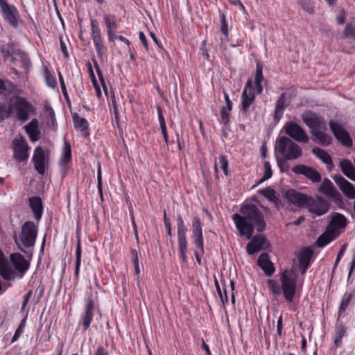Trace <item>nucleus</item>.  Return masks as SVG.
Here are the masks:
<instances>
[{"label": "nucleus", "instance_id": "nucleus-1", "mask_svg": "<svg viewBox=\"0 0 355 355\" xmlns=\"http://www.w3.org/2000/svg\"><path fill=\"white\" fill-rule=\"evenodd\" d=\"M241 216L234 214L232 218L234 220L236 227L241 235L251 239L255 228L258 232H263L266 229V222L263 214L254 204H244L240 209Z\"/></svg>", "mask_w": 355, "mask_h": 355}, {"label": "nucleus", "instance_id": "nucleus-2", "mask_svg": "<svg viewBox=\"0 0 355 355\" xmlns=\"http://www.w3.org/2000/svg\"><path fill=\"white\" fill-rule=\"evenodd\" d=\"M279 285L275 279H268L267 284L271 293L275 295L282 294L288 303H292L297 291V278L292 271L283 270L280 273Z\"/></svg>", "mask_w": 355, "mask_h": 355}, {"label": "nucleus", "instance_id": "nucleus-3", "mask_svg": "<svg viewBox=\"0 0 355 355\" xmlns=\"http://www.w3.org/2000/svg\"><path fill=\"white\" fill-rule=\"evenodd\" d=\"M275 150L282 156V159L277 161L282 171H284V164L286 161L296 160L302 155V147L286 136L277 140Z\"/></svg>", "mask_w": 355, "mask_h": 355}, {"label": "nucleus", "instance_id": "nucleus-4", "mask_svg": "<svg viewBox=\"0 0 355 355\" xmlns=\"http://www.w3.org/2000/svg\"><path fill=\"white\" fill-rule=\"evenodd\" d=\"M10 105L15 118L21 123H25L29 120L31 116L36 115L34 105L19 94H15L10 97Z\"/></svg>", "mask_w": 355, "mask_h": 355}, {"label": "nucleus", "instance_id": "nucleus-5", "mask_svg": "<svg viewBox=\"0 0 355 355\" xmlns=\"http://www.w3.org/2000/svg\"><path fill=\"white\" fill-rule=\"evenodd\" d=\"M95 313H100L97 293L90 292L85 300L84 310L81 313L78 329L86 331L90 327Z\"/></svg>", "mask_w": 355, "mask_h": 355}, {"label": "nucleus", "instance_id": "nucleus-6", "mask_svg": "<svg viewBox=\"0 0 355 355\" xmlns=\"http://www.w3.org/2000/svg\"><path fill=\"white\" fill-rule=\"evenodd\" d=\"M37 226L34 223V222H25L23 224L19 233L20 242H19L17 236L14 237L15 241L19 249L23 251L22 247L26 248H33L35 245L37 239Z\"/></svg>", "mask_w": 355, "mask_h": 355}, {"label": "nucleus", "instance_id": "nucleus-7", "mask_svg": "<svg viewBox=\"0 0 355 355\" xmlns=\"http://www.w3.org/2000/svg\"><path fill=\"white\" fill-rule=\"evenodd\" d=\"M255 97V92L252 81L248 80L242 91L241 103L239 107L240 115L243 120H247L250 118L251 114L250 106L254 103Z\"/></svg>", "mask_w": 355, "mask_h": 355}, {"label": "nucleus", "instance_id": "nucleus-8", "mask_svg": "<svg viewBox=\"0 0 355 355\" xmlns=\"http://www.w3.org/2000/svg\"><path fill=\"white\" fill-rule=\"evenodd\" d=\"M177 229L180 258L184 263H186L187 261V251L188 245L186 238L187 228L180 215H178L177 218Z\"/></svg>", "mask_w": 355, "mask_h": 355}, {"label": "nucleus", "instance_id": "nucleus-9", "mask_svg": "<svg viewBox=\"0 0 355 355\" xmlns=\"http://www.w3.org/2000/svg\"><path fill=\"white\" fill-rule=\"evenodd\" d=\"M0 10L3 18L12 27L19 24V13L14 5L9 4L7 0H0Z\"/></svg>", "mask_w": 355, "mask_h": 355}, {"label": "nucleus", "instance_id": "nucleus-10", "mask_svg": "<svg viewBox=\"0 0 355 355\" xmlns=\"http://www.w3.org/2000/svg\"><path fill=\"white\" fill-rule=\"evenodd\" d=\"M286 134L299 143H307L309 137L305 130L297 123L288 121L284 125Z\"/></svg>", "mask_w": 355, "mask_h": 355}, {"label": "nucleus", "instance_id": "nucleus-11", "mask_svg": "<svg viewBox=\"0 0 355 355\" xmlns=\"http://www.w3.org/2000/svg\"><path fill=\"white\" fill-rule=\"evenodd\" d=\"M302 119L311 130L318 128L323 129L324 130H327V123L324 119L312 111L304 112L302 114Z\"/></svg>", "mask_w": 355, "mask_h": 355}, {"label": "nucleus", "instance_id": "nucleus-12", "mask_svg": "<svg viewBox=\"0 0 355 355\" xmlns=\"http://www.w3.org/2000/svg\"><path fill=\"white\" fill-rule=\"evenodd\" d=\"M90 25L92 37L97 55L99 58H101L103 54L104 44L98 22L96 19H92L90 20Z\"/></svg>", "mask_w": 355, "mask_h": 355}, {"label": "nucleus", "instance_id": "nucleus-13", "mask_svg": "<svg viewBox=\"0 0 355 355\" xmlns=\"http://www.w3.org/2000/svg\"><path fill=\"white\" fill-rule=\"evenodd\" d=\"M292 172L295 175H302L311 180L313 182L318 183L321 181L320 173L314 168L304 164L295 165L292 168Z\"/></svg>", "mask_w": 355, "mask_h": 355}, {"label": "nucleus", "instance_id": "nucleus-14", "mask_svg": "<svg viewBox=\"0 0 355 355\" xmlns=\"http://www.w3.org/2000/svg\"><path fill=\"white\" fill-rule=\"evenodd\" d=\"M330 128L335 137L345 146H351L352 144V139L349 134L345 130L343 127L338 122L330 120Z\"/></svg>", "mask_w": 355, "mask_h": 355}, {"label": "nucleus", "instance_id": "nucleus-15", "mask_svg": "<svg viewBox=\"0 0 355 355\" xmlns=\"http://www.w3.org/2000/svg\"><path fill=\"white\" fill-rule=\"evenodd\" d=\"M28 145L25 140L13 141L14 157L19 162L26 161L28 158Z\"/></svg>", "mask_w": 355, "mask_h": 355}, {"label": "nucleus", "instance_id": "nucleus-16", "mask_svg": "<svg viewBox=\"0 0 355 355\" xmlns=\"http://www.w3.org/2000/svg\"><path fill=\"white\" fill-rule=\"evenodd\" d=\"M334 180L343 194L349 199L355 198V187L340 175H335Z\"/></svg>", "mask_w": 355, "mask_h": 355}, {"label": "nucleus", "instance_id": "nucleus-17", "mask_svg": "<svg viewBox=\"0 0 355 355\" xmlns=\"http://www.w3.org/2000/svg\"><path fill=\"white\" fill-rule=\"evenodd\" d=\"M346 225V217L340 213L335 212L331 215V220L327 229L338 236L340 230L345 228Z\"/></svg>", "mask_w": 355, "mask_h": 355}, {"label": "nucleus", "instance_id": "nucleus-18", "mask_svg": "<svg viewBox=\"0 0 355 355\" xmlns=\"http://www.w3.org/2000/svg\"><path fill=\"white\" fill-rule=\"evenodd\" d=\"M32 161L37 173L44 175L45 173L46 155L41 146H37L35 148Z\"/></svg>", "mask_w": 355, "mask_h": 355}, {"label": "nucleus", "instance_id": "nucleus-19", "mask_svg": "<svg viewBox=\"0 0 355 355\" xmlns=\"http://www.w3.org/2000/svg\"><path fill=\"white\" fill-rule=\"evenodd\" d=\"M285 198L291 203L302 207L309 202V198L294 189H289L285 193Z\"/></svg>", "mask_w": 355, "mask_h": 355}, {"label": "nucleus", "instance_id": "nucleus-20", "mask_svg": "<svg viewBox=\"0 0 355 355\" xmlns=\"http://www.w3.org/2000/svg\"><path fill=\"white\" fill-rule=\"evenodd\" d=\"M10 258L15 269L22 275L28 270L30 263L21 254H12Z\"/></svg>", "mask_w": 355, "mask_h": 355}, {"label": "nucleus", "instance_id": "nucleus-21", "mask_svg": "<svg viewBox=\"0 0 355 355\" xmlns=\"http://www.w3.org/2000/svg\"><path fill=\"white\" fill-rule=\"evenodd\" d=\"M266 242V238L261 234L254 236L246 246V251L248 254L252 255L258 252L263 248V245Z\"/></svg>", "mask_w": 355, "mask_h": 355}, {"label": "nucleus", "instance_id": "nucleus-22", "mask_svg": "<svg viewBox=\"0 0 355 355\" xmlns=\"http://www.w3.org/2000/svg\"><path fill=\"white\" fill-rule=\"evenodd\" d=\"M257 264L268 277L272 276L275 271L273 263L270 260L267 253L264 252L259 255L257 259Z\"/></svg>", "mask_w": 355, "mask_h": 355}, {"label": "nucleus", "instance_id": "nucleus-23", "mask_svg": "<svg viewBox=\"0 0 355 355\" xmlns=\"http://www.w3.org/2000/svg\"><path fill=\"white\" fill-rule=\"evenodd\" d=\"M326 130L318 128L310 131L313 136V141L322 146H328L331 144L332 138L325 132Z\"/></svg>", "mask_w": 355, "mask_h": 355}, {"label": "nucleus", "instance_id": "nucleus-24", "mask_svg": "<svg viewBox=\"0 0 355 355\" xmlns=\"http://www.w3.org/2000/svg\"><path fill=\"white\" fill-rule=\"evenodd\" d=\"M24 130L32 142H35L39 139L40 130L39 129V121L37 119H33L24 126Z\"/></svg>", "mask_w": 355, "mask_h": 355}, {"label": "nucleus", "instance_id": "nucleus-25", "mask_svg": "<svg viewBox=\"0 0 355 355\" xmlns=\"http://www.w3.org/2000/svg\"><path fill=\"white\" fill-rule=\"evenodd\" d=\"M312 153L327 165L329 170L334 167V163L331 155L324 150L318 147L312 148Z\"/></svg>", "mask_w": 355, "mask_h": 355}, {"label": "nucleus", "instance_id": "nucleus-26", "mask_svg": "<svg viewBox=\"0 0 355 355\" xmlns=\"http://www.w3.org/2000/svg\"><path fill=\"white\" fill-rule=\"evenodd\" d=\"M329 208V204L321 199L309 205V211L318 216L326 214L328 211Z\"/></svg>", "mask_w": 355, "mask_h": 355}, {"label": "nucleus", "instance_id": "nucleus-27", "mask_svg": "<svg viewBox=\"0 0 355 355\" xmlns=\"http://www.w3.org/2000/svg\"><path fill=\"white\" fill-rule=\"evenodd\" d=\"M313 253V250L309 248H306L300 252L298 259L300 268H303L302 273H305L309 267Z\"/></svg>", "mask_w": 355, "mask_h": 355}, {"label": "nucleus", "instance_id": "nucleus-28", "mask_svg": "<svg viewBox=\"0 0 355 355\" xmlns=\"http://www.w3.org/2000/svg\"><path fill=\"white\" fill-rule=\"evenodd\" d=\"M30 207L34 214L35 218L39 221L43 213V205L42 199L40 197H31L28 200Z\"/></svg>", "mask_w": 355, "mask_h": 355}, {"label": "nucleus", "instance_id": "nucleus-29", "mask_svg": "<svg viewBox=\"0 0 355 355\" xmlns=\"http://www.w3.org/2000/svg\"><path fill=\"white\" fill-rule=\"evenodd\" d=\"M337 236V235L327 228L326 232L317 239L315 241V245L318 248H324L333 240H334Z\"/></svg>", "mask_w": 355, "mask_h": 355}, {"label": "nucleus", "instance_id": "nucleus-30", "mask_svg": "<svg viewBox=\"0 0 355 355\" xmlns=\"http://www.w3.org/2000/svg\"><path fill=\"white\" fill-rule=\"evenodd\" d=\"M286 95L285 93H282L275 106V110L274 112V119L276 121H279L282 117L285 107H286Z\"/></svg>", "mask_w": 355, "mask_h": 355}, {"label": "nucleus", "instance_id": "nucleus-31", "mask_svg": "<svg viewBox=\"0 0 355 355\" xmlns=\"http://www.w3.org/2000/svg\"><path fill=\"white\" fill-rule=\"evenodd\" d=\"M319 191L325 196L334 197L336 193V190L328 178H324L319 187Z\"/></svg>", "mask_w": 355, "mask_h": 355}, {"label": "nucleus", "instance_id": "nucleus-32", "mask_svg": "<svg viewBox=\"0 0 355 355\" xmlns=\"http://www.w3.org/2000/svg\"><path fill=\"white\" fill-rule=\"evenodd\" d=\"M343 173L349 179L355 182V168L348 159H343L340 162Z\"/></svg>", "mask_w": 355, "mask_h": 355}, {"label": "nucleus", "instance_id": "nucleus-33", "mask_svg": "<svg viewBox=\"0 0 355 355\" xmlns=\"http://www.w3.org/2000/svg\"><path fill=\"white\" fill-rule=\"evenodd\" d=\"M353 298H354L355 300V290H353L352 293L346 292L344 293L342 296L339 306V316L347 310Z\"/></svg>", "mask_w": 355, "mask_h": 355}, {"label": "nucleus", "instance_id": "nucleus-34", "mask_svg": "<svg viewBox=\"0 0 355 355\" xmlns=\"http://www.w3.org/2000/svg\"><path fill=\"white\" fill-rule=\"evenodd\" d=\"M103 19L106 26V31L117 30L118 26L116 24V17L114 15L104 14L103 15Z\"/></svg>", "mask_w": 355, "mask_h": 355}, {"label": "nucleus", "instance_id": "nucleus-35", "mask_svg": "<svg viewBox=\"0 0 355 355\" xmlns=\"http://www.w3.org/2000/svg\"><path fill=\"white\" fill-rule=\"evenodd\" d=\"M71 160V145L69 142L65 141L64 146H63V149H62V156L60 159V165L64 166L67 164H68Z\"/></svg>", "mask_w": 355, "mask_h": 355}, {"label": "nucleus", "instance_id": "nucleus-36", "mask_svg": "<svg viewBox=\"0 0 355 355\" xmlns=\"http://www.w3.org/2000/svg\"><path fill=\"white\" fill-rule=\"evenodd\" d=\"M157 112H158V119H159L160 129H161V132H162V134L163 136V139H164V142L166 144V146H168V132H167V129H166V125L164 116L162 110L159 107L157 108Z\"/></svg>", "mask_w": 355, "mask_h": 355}, {"label": "nucleus", "instance_id": "nucleus-37", "mask_svg": "<svg viewBox=\"0 0 355 355\" xmlns=\"http://www.w3.org/2000/svg\"><path fill=\"white\" fill-rule=\"evenodd\" d=\"M73 121L74 126L81 131H84L88 128V122L85 118L80 117L78 114H75L73 115Z\"/></svg>", "mask_w": 355, "mask_h": 355}, {"label": "nucleus", "instance_id": "nucleus-38", "mask_svg": "<svg viewBox=\"0 0 355 355\" xmlns=\"http://www.w3.org/2000/svg\"><path fill=\"white\" fill-rule=\"evenodd\" d=\"M12 114H13V111L10 105V98L8 106H6V105H0V119L1 121L8 119L12 116Z\"/></svg>", "mask_w": 355, "mask_h": 355}, {"label": "nucleus", "instance_id": "nucleus-39", "mask_svg": "<svg viewBox=\"0 0 355 355\" xmlns=\"http://www.w3.org/2000/svg\"><path fill=\"white\" fill-rule=\"evenodd\" d=\"M260 193L266 197L268 200L272 202L275 204H277L279 202V199L276 196V192L274 189H270L269 187L266 188L260 191Z\"/></svg>", "mask_w": 355, "mask_h": 355}, {"label": "nucleus", "instance_id": "nucleus-40", "mask_svg": "<svg viewBox=\"0 0 355 355\" xmlns=\"http://www.w3.org/2000/svg\"><path fill=\"white\" fill-rule=\"evenodd\" d=\"M81 254H82V250L80 243H78L76 248V266H75V271H74V276L76 278H78L79 272H80V263H81Z\"/></svg>", "mask_w": 355, "mask_h": 355}, {"label": "nucleus", "instance_id": "nucleus-41", "mask_svg": "<svg viewBox=\"0 0 355 355\" xmlns=\"http://www.w3.org/2000/svg\"><path fill=\"white\" fill-rule=\"evenodd\" d=\"M343 35L346 38H352L355 40V21L347 24Z\"/></svg>", "mask_w": 355, "mask_h": 355}, {"label": "nucleus", "instance_id": "nucleus-42", "mask_svg": "<svg viewBox=\"0 0 355 355\" xmlns=\"http://www.w3.org/2000/svg\"><path fill=\"white\" fill-rule=\"evenodd\" d=\"M297 3L308 13H314V5L311 0H297Z\"/></svg>", "mask_w": 355, "mask_h": 355}, {"label": "nucleus", "instance_id": "nucleus-43", "mask_svg": "<svg viewBox=\"0 0 355 355\" xmlns=\"http://www.w3.org/2000/svg\"><path fill=\"white\" fill-rule=\"evenodd\" d=\"M192 239L193 240V243L198 248L200 254H203L205 253V250L202 234L192 235Z\"/></svg>", "mask_w": 355, "mask_h": 355}, {"label": "nucleus", "instance_id": "nucleus-44", "mask_svg": "<svg viewBox=\"0 0 355 355\" xmlns=\"http://www.w3.org/2000/svg\"><path fill=\"white\" fill-rule=\"evenodd\" d=\"M202 234V224L200 218L196 216L192 221V235Z\"/></svg>", "mask_w": 355, "mask_h": 355}, {"label": "nucleus", "instance_id": "nucleus-45", "mask_svg": "<svg viewBox=\"0 0 355 355\" xmlns=\"http://www.w3.org/2000/svg\"><path fill=\"white\" fill-rule=\"evenodd\" d=\"M264 174L263 178L258 182V184L263 182L265 180L271 178L272 175L271 166L269 162L266 161L263 164Z\"/></svg>", "mask_w": 355, "mask_h": 355}, {"label": "nucleus", "instance_id": "nucleus-46", "mask_svg": "<svg viewBox=\"0 0 355 355\" xmlns=\"http://www.w3.org/2000/svg\"><path fill=\"white\" fill-rule=\"evenodd\" d=\"M19 55L24 69L28 71L31 67V62L28 55L24 52H20Z\"/></svg>", "mask_w": 355, "mask_h": 355}, {"label": "nucleus", "instance_id": "nucleus-47", "mask_svg": "<svg viewBox=\"0 0 355 355\" xmlns=\"http://www.w3.org/2000/svg\"><path fill=\"white\" fill-rule=\"evenodd\" d=\"M346 327L343 323L336 324L334 337L343 339L346 333Z\"/></svg>", "mask_w": 355, "mask_h": 355}, {"label": "nucleus", "instance_id": "nucleus-48", "mask_svg": "<svg viewBox=\"0 0 355 355\" xmlns=\"http://www.w3.org/2000/svg\"><path fill=\"white\" fill-rule=\"evenodd\" d=\"M220 31L224 35L225 38L228 37V25L226 21V17L224 14H220Z\"/></svg>", "mask_w": 355, "mask_h": 355}, {"label": "nucleus", "instance_id": "nucleus-49", "mask_svg": "<svg viewBox=\"0 0 355 355\" xmlns=\"http://www.w3.org/2000/svg\"><path fill=\"white\" fill-rule=\"evenodd\" d=\"M97 189L99 196L102 201H103V181L101 176V166H99L97 171Z\"/></svg>", "mask_w": 355, "mask_h": 355}, {"label": "nucleus", "instance_id": "nucleus-50", "mask_svg": "<svg viewBox=\"0 0 355 355\" xmlns=\"http://www.w3.org/2000/svg\"><path fill=\"white\" fill-rule=\"evenodd\" d=\"M230 111H228V110L226 109V107H223L220 110V118H221V122L223 123V125H227L230 121Z\"/></svg>", "mask_w": 355, "mask_h": 355}, {"label": "nucleus", "instance_id": "nucleus-51", "mask_svg": "<svg viewBox=\"0 0 355 355\" xmlns=\"http://www.w3.org/2000/svg\"><path fill=\"white\" fill-rule=\"evenodd\" d=\"M88 64H89V67L90 75H91V77H92V83H93V85L94 86V88H95L96 91L97 96L98 97H101V89H100L99 86L98 85L97 81H96V78L94 76V71H93L92 68V65H91L90 63H89Z\"/></svg>", "mask_w": 355, "mask_h": 355}, {"label": "nucleus", "instance_id": "nucleus-52", "mask_svg": "<svg viewBox=\"0 0 355 355\" xmlns=\"http://www.w3.org/2000/svg\"><path fill=\"white\" fill-rule=\"evenodd\" d=\"M219 163L224 174L228 175V161L225 155H221L219 156Z\"/></svg>", "mask_w": 355, "mask_h": 355}, {"label": "nucleus", "instance_id": "nucleus-53", "mask_svg": "<svg viewBox=\"0 0 355 355\" xmlns=\"http://www.w3.org/2000/svg\"><path fill=\"white\" fill-rule=\"evenodd\" d=\"M45 80L46 83L49 87L54 89L57 86V82L55 77L53 76L49 72L46 73Z\"/></svg>", "mask_w": 355, "mask_h": 355}, {"label": "nucleus", "instance_id": "nucleus-54", "mask_svg": "<svg viewBox=\"0 0 355 355\" xmlns=\"http://www.w3.org/2000/svg\"><path fill=\"white\" fill-rule=\"evenodd\" d=\"M44 111L46 114L47 116L52 121L53 123L55 121V114L53 109L49 105H44Z\"/></svg>", "mask_w": 355, "mask_h": 355}, {"label": "nucleus", "instance_id": "nucleus-55", "mask_svg": "<svg viewBox=\"0 0 355 355\" xmlns=\"http://www.w3.org/2000/svg\"><path fill=\"white\" fill-rule=\"evenodd\" d=\"M263 67L261 64H257L256 67L254 82H263Z\"/></svg>", "mask_w": 355, "mask_h": 355}, {"label": "nucleus", "instance_id": "nucleus-56", "mask_svg": "<svg viewBox=\"0 0 355 355\" xmlns=\"http://www.w3.org/2000/svg\"><path fill=\"white\" fill-rule=\"evenodd\" d=\"M346 248H347V244L345 243L342 245V247L340 248L338 254H337V257L336 259V261H335V263H334V269H335L337 266V265L338 264V263L340 262V259L342 258V257L343 256V254H345V250H346Z\"/></svg>", "mask_w": 355, "mask_h": 355}, {"label": "nucleus", "instance_id": "nucleus-57", "mask_svg": "<svg viewBox=\"0 0 355 355\" xmlns=\"http://www.w3.org/2000/svg\"><path fill=\"white\" fill-rule=\"evenodd\" d=\"M60 49L66 59L69 58V55L67 51V48L66 46L65 42L63 40V38L61 37H60Z\"/></svg>", "mask_w": 355, "mask_h": 355}, {"label": "nucleus", "instance_id": "nucleus-58", "mask_svg": "<svg viewBox=\"0 0 355 355\" xmlns=\"http://www.w3.org/2000/svg\"><path fill=\"white\" fill-rule=\"evenodd\" d=\"M354 270H355V252H354V254L353 255V258H352V260L351 262L349 270L348 272V276H347V282L348 283L352 282V281H351L350 279H351L352 274Z\"/></svg>", "mask_w": 355, "mask_h": 355}, {"label": "nucleus", "instance_id": "nucleus-59", "mask_svg": "<svg viewBox=\"0 0 355 355\" xmlns=\"http://www.w3.org/2000/svg\"><path fill=\"white\" fill-rule=\"evenodd\" d=\"M24 332V330L23 329L17 327V329L15 330V332L12 338L11 343H13L16 342L20 336L22 335V334Z\"/></svg>", "mask_w": 355, "mask_h": 355}, {"label": "nucleus", "instance_id": "nucleus-60", "mask_svg": "<svg viewBox=\"0 0 355 355\" xmlns=\"http://www.w3.org/2000/svg\"><path fill=\"white\" fill-rule=\"evenodd\" d=\"M139 40L141 42L142 44L145 47L146 50L147 51H148L149 48H148V44L147 42V39H146L144 33L142 31L139 32Z\"/></svg>", "mask_w": 355, "mask_h": 355}, {"label": "nucleus", "instance_id": "nucleus-61", "mask_svg": "<svg viewBox=\"0 0 355 355\" xmlns=\"http://www.w3.org/2000/svg\"><path fill=\"white\" fill-rule=\"evenodd\" d=\"M282 329H283V320L282 316H279L277 320V334L281 336L282 335Z\"/></svg>", "mask_w": 355, "mask_h": 355}, {"label": "nucleus", "instance_id": "nucleus-62", "mask_svg": "<svg viewBox=\"0 0 355 355\" xmlns=\"http://www.w3.org/2000/svg\"><path fill=\"white\" fill-rule=\"evenodd\" d=\"M31 295H32V291H29V292L24 296V302H23V304H22L21 308V311H24L25 309L26 306H27V304L29 302V300H30Z\"/></svg>", "mask_w": 355, "mask_h": 355}, {"label": "nucleus", "instance_id": "nucleus-63", "mask_svg": "<svg viewBox=\"0 0 355 355\" xmlns=\"http://www.w3.org/2000/svg\"><path fill=\"white\" fill-rule=\"evenodd\" d=\"M110 42H114L116 39H118L116 35V31H106Z\"/></svg>", "mask_w": 355, "mask_h": 355}, {"label": "nucleus", "instance_id": "nucleus-64", "mask_svg": "<svg viewBox=\"0 0 355 355\" xmlns=\"http://www.w3.org/2000/svg\"><path fill=\"white\" fill-rule=\"evenodd\" d=\"M95 355H109L107 351L102 346H98Z\"/></svg>", "mask_w": 355, "mask_h": 355}]
</instances>
